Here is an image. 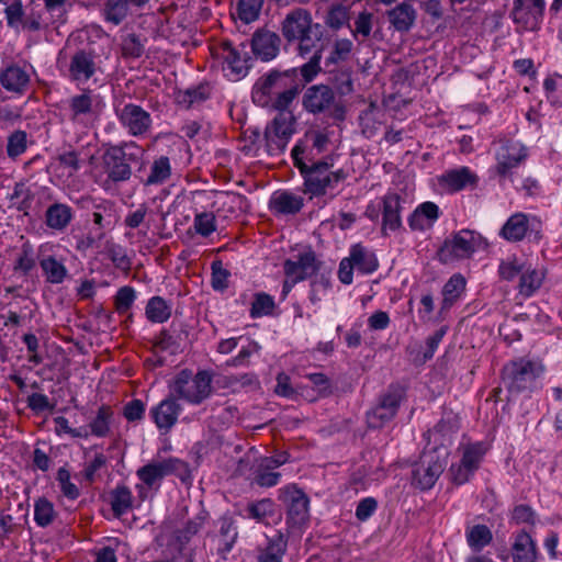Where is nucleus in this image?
I'll use <instances>...</instances> for the list:
<instances>
[{
	"mask_svg": "<svg viewBox=\"0 0 562 562\" xmlns=\"http://www.w3.org/2000/svg\"><path fill=\"white\" fill-rule=\"evenodd\" d=\"M322 262L317 260L313 250L301 252L296 259H286L283 263L285 277H293L299 282L312 278L321 268Z\"/></svg>",
	"mask_w": 562,
	"mask_h": 562,
	"instance_id": "obj_20",
	"label": "nucleus"
},
{
	"mask_svg": "<svg viewBox=\"0 0 562 562\" xmlns=\"http://www.w3.org/2000/svg\"><path fill=\"white\" fill-rule=\"evenodd\" d=\"M443 470L445 462L435 452L424 453L413 471V484L420 490H429Z\"/></svg>",
	"mask_w": 562,
	"mask_h": 562,
	"instance_id": "obj_18",
	"label": "nucleus"
},
{
	"mask_svg": "<svg viewBox=\"0 0 562 562\" xmlns=\"http://www.w3.org/2000/svg\"><path fill=\"white\" fill-rule=\"evenodd\" d=\"M493 539L492 531L485 525H475L468 529L467 541L474 551H481Z\"/></svg>",
	"mask_w": 562,
	"mask_h": 562,
	"instance_id": "obj_42",
	"label": "nucleus"
},
{
	"mask_svg": "<svg viewBox=\"0 0 562 562\" xmlns=\"http://www.w3.org/2000/svg\"><path fill=\"white\" fill-rule=\"evenodd\" d=\"M135 300V291L131 286L121 288L115 295V308L119 313H126Z\"/></svg>",
	"mask_w": 562,
	"mask_h": 562,
	"instance_id": "obj_58",
	"label": "nucleus"
},
{
	"mask_svg": "<svg viewBox=\"0 0 562 562\" xmlns=\"http://www.w3.org/2000/svg\"><path fill=\"white\" fill-rule=\"evenodd\" d=\"M303 89L296 68L271 69L255 81L251 99L260 108L283 110L292 108Z\"/></svg>",
	"mask_w": 562,
	"mask_h": 562,
	"instance_id": "obj_1",
	"label": "nucleus"
},
{
	"mask_svg": "<svg viewBox=\"0 0 562 562\" xmlns=\"http://www.w3.org/2000/svg\"><path fill=\"white\" fill-rule=\"evenodd\" d=\"M132 8L128 0H106L102 8V16L105 22L120 25L132 14Z\"/></svg>",
	"mask_w": 562,
	"mask_h": 562,
	"instance_id": "obj_31",
	"label": "nucleus"
},
{
	"mask_svg": "<svg viewBox=\"0 0 562 562\" xmlns=\"http://www.w3.org/2000/svg\"><path fill=\"white\" fill-rule=\"evenodd\" d=\"M544 273L528 266L526 271L521 274L519 281V293L524 296L532 295L542 284Z\"/></svg>",
	"mask_w": 562,
	"mask_h": 562,
	"instance_id": "obj_39",
	"label": "nucleus"
},
{
	"mask_svg": "<svg viewBox=\"0 0 562 562\" xmlns=\"http://www.w3.org/2000/svg\"><path fill=\"white\" fill-rule=\"evenodd\" d=\"M303 109L312 114H329L336 121L345 119V108L337 101L335 91L327 85L308 87L302 98Z\"/></svg>",
	"mask_w": 562,
	"mask_h": 562,
	"instance_id": "obj_6",
	"label": "nucleus"
},
{
	"mask_svg": "<svg viewBox=\"0 0 562 562\" xmlns=\"http://www.w3.org/2000/svg\"><path fill=\"white\" fill-rule=\"evenodd\" d=\"M40 266L43 270L46 281L49 283H61L67 276L66 267L54 256H44L40 258Z\"/></svg>",
	"mask_w": 562,
	"mask_h": 562,
	"instance_id": "obj_34",
	"label": "nucleus"
},
{
	"mask_svg": "<svg viewBox=\"0 0 562 562\" xmlns=\"http://www.w3.org/2000/svg\"><path fill=\"white\" fill-rule=\"evenodd\" d=\"M171 175V166L169 158L161 156L154 160L150 167V173L144 181L145 186H155L165 182Z\"/></svg>",
	"mask_w": 562,
	"mask_h": 562,
	"instance_id": "obj_41",
	"label": "nucleus"
},
{
	"mask_svg": "<svg viewBox=\"0 0 562 562\" xmlns=\"http://www.w3.org/2000/svg\"><path fill=\"white\" fill-rule=\"evenodd\" d=\"M403 400V391L391 386L379 400L378 404L367 413V423L370 428H380L394 418Z\"/></svg>",
	"mask_w": 562,
	"mask_h": 562,
	"instance_id": "obj_14",
	"label": "nucleus"
},
{
	"mask_svg": "<svg viewBox=\"0 0 562 562\" xmlns=\"http://www.w3.org/2000/svg\"><path fill=\"white\" fill-rule=\"evenodd\" d=\"M495 153L496 172L501 177H507L512 170L518 167L527 158V148L519 142L499 138Z\"/></svg>",
	"mask_w": 562,
	"mask_h": 562,
	"instance_id": "obj_15",
	"label": "nucleus"
},
{
	"mask_svg": "<svg viewBox=\"0 0 562 562\" xmlns=\"http://www.w3.org/2000/svg\"><path fill=\"white\" fill-rule=\"evenodd\" d=\"M481 237L469 229H462L446 239L438 251L439 260L450 263L454 260L469 258L480 245Z\"/></svg>",
	"mask_w": 562,
	"mask_h": 562,
	"instance_id": "obj_11",
	"label": "nucleus"
},
{
	"mask_svg": "<svg viewBox=\"0 0 562 562\" xmlns=\"http://www.w3.org/2000/svg\"><path fill=\"white\" fill-rule=\"evenodd\" d=\"M138 479L148 487H158L164 477L177 474L181 479L189 475V468L186 462L176 459L154 460L139 468L136 472Z\"/></svg>",
	"mask_w": 562,
	"mask_h": 562,
	"instance_id": "obj_10",
	"label": "nucleus"
},
{
	"mask_svg": "<svg viewBox=\"0 0 562 562\" xmlns=\"http://www.w3.org/2000/svg\"><path fill=\"white\" fill-rule=\"evenodd\" d=\"M207 86H199L196 88L187 89L178 93L177 100L186 108H191L195 103H200L209 98Z\"/></svg>",
	"mask_w": 562,
	"mask_h": 562,
	"instance_id": "obj_49",
	"label": "nucleus"
},
{
	"mask_svg": "<svg viewBox=\"0 0 562 562\" xmlns=\"http://www.w3.org/2000/svg\"><path fill=\"white\" fill-rule=\"evenodd\" d=\"M20 525L15 522L13 516L7 510L0 509V541L8 539L16 532Z\"/></svg>",
	"mask_w": 562,
	"mask_h": 562,
	"instance_id": "obj_64",
	"label": "nucleus"
},
{
	"mask_svg": "<svg viewBox=\"0 0 562 562\" xmlns=\"http://www.w3.org/2000/svg\"><path fill=\"white\" fill-rule=\"evenodd\" d=\"M352 50V42L348 38L337 40L334 44L333 52L328 57V61L336 64L348 58Z\"/></svg>",
	"mask_w": 562,
	"mask_h": 562,
	"instance_id": "obj_56",
	"label": "nucleus"
},
{
	"mask_svg": "<svg viewBox=\"0 0 562 562\" xmlns=\"http://www.w3.org/2000/svg\"><path fill=\"white\" fill-rule=\"evenodd\" d=\"M249 516L257 521H262L272 514V502L268 498L258 501L248 506Z\"/></svg>",
	"mask_w": 562,
	"mask_h": 562,
	"instance_id": "obj_62",
	"label": "nucleus"
},
{
	"mask_svg": "<svg viewBox=\"0 0 562 562\" xmlns=\"http://www.w3.org/2000/svg\"><path fill=\"white\" fill-rule=\"evenodd\" d=\"M117 116L122 126L133 136L145 135L150 130L151 116L140 105L127 103L117 111Z\"/></svg>",
	"mask_w": 562,
	"mask_h": 562,
	"instance_id": "obj_19",
	"label": "nucleus"
},
{
	"mask_svg": "<svg viewBox=\"0 0 562 562\" xmlns=\"http://www.w3.org/2000/svg\"><path fill=\"white\" fill-rule=\"evenodd\" d=\"M379 267L375 255L360 244L353 245L349 257L340 261L338 278L344 284L352 283V271L357 269L363 274L374 272Z\"/></svg>",
	"mask_w": 562,
	"mask_h": 562,
	"instance_id": "obj_12",
	"label": "nucleus"
},
{
	"mask_svg": "<svg viewBox=\"0 0 562 562\" xmlns=\"http://www.w3.org/2000/svg\"><path fill=\"white\" fill-rule=\"evenodd\" d=\"M528 229V218L522 213L510 216L502 228V236L510 241L521 240Z\"/></svg>",
	"mask_w": 562,
	"mask_h": 562,
	"instance_id": "obj_33",
	"label": "nucleus"
},
{
	"mask_svg": "<svg viewBox=\"0 0 562 562\" xmlns=\"http://www.w3.org/2000/svg\"><path fill=\"white\" fill-rule=\"evenodd\" d=\"M277 115L267 125L265 137L268 150L278 154L284 150L290 137L295 132L296 119L291 108L274 110Z\"/></svg>",
	"mask_w": 562,
	"mask_h": 562,
	"instance_id": "obj_8",
	"label": "nucleus"
},
{
	"mask_svg": "<svg viewBox=\"0 0 562 562\" xmlns=\"http://www.w3.org/2000/svg\"><path fill=\"white\" fill-rule=\"evenodd\" d=\"M281 473L277 472L265 458H260L254 469V481L262 487H271L279 483Z\"/></svg>",
	"mask_w": 562,
	"mask_h": 562,
	"instance_id": "obj_35",
	"label": "nucleus"
},
{
	"mask_svg": "<svg viewBox=\"0 0 562 562\" xmlns=\"http://www.w3.org/2000/svg\"><path fill=\"white\" fill-rule=\"evenodd\" d=\"M402 199L397 193H387L383 198V224L382 231H396L402 225L401 220Z\"/></svg>",
	"mask_w": 562,
	"mask_h": 562,
	"instance_id": "obj_25",
	"label": "nucleus"
},
{
	"mask_svg": "<svg viewBox=\"0 0 562 562\" xmlns=\"http://www.w3.org/2000/svg\"><path fill=\"white\" fill-rule=\"evenodd\" d=\"M181 406L176 398L167 397L155 406L150 414L159 429L168 431L177 423Z\"/></svg>",
	"mask_w": 562,
	"mask_h": 562,
	"instance_id": "obj_24",
	"label": "nucleus"
},
{
	"mask_svg": "<svg viewBox=\"0 0 562 562\" xmlns=\"http://www.w3.org/2000/svg\"><path fill=\"white\" fill-rule=\"evenodd\" d=\"M229 272L223 267L222 261L212 262V286L215 290H224L227 288V279Z\"/></svg>",
	"mask_w": 562,
	"mask_h": 562,
	"instance_id": "obj_61",
	"label": "nucleus"
},
{
	"mask_svg": "<svg viewBox=\"0 0 562 562\" xmlns=\"http://www.w3.org/2000/svg\"><path fill=\"white\" fill-rule=\"evenodd\" d=\"M35 267V260L33 258L32 248L29 245H23L21 252L14 266L15 271H21L24 276L29 274Z\"/></svg>",
	"mask_w": 562,
	"mask_h": 562,
	"instance_id": "obj_57",
	"label": "nucleus"
},
{
	"mask_svg": "<svg viewBox=\"0 0 562 562\" xmlns=\"http://www.w3.org/2000/svg\"><path fill=\"white\" fill-rule=\"evenodd\" d=\"M291 155L304 179V193L325 195L328 189H335L347 177L342 169L331 170L333 165L326 160L314 161L301 143L293 147Z\"/></svg>",
	"mask_w": 562,
	"mask_h": 562,
	"instance_id": "obj_2",
	"label": "nucleus"
},
{
	"mask_svg": "<svg viewBox=\"0 0 562 562\" xmlns=\"http://www.w3.org/2000/svg\"><path fill=\"white\" fill-rule=\"evenodd\" d=\"M26 149V133L16 131L8 138L7 154L11 158H15L23 154Z\"/></svg>",
	"mask_w": 562,
	"mask_h": 562,
	"instance_id": "obj_54",
	"label": "nucleus"
},
{
	"mask_svg": "<svg viewBox=\"0 0 562 562\" xmlns=\"http://www.w3.org/2000/svg\"><path fill=\"white\" fill-rule=\"evenodd\" d=\"M220 537L222 542V552H229L236 541L237 531L231 517H222L220 519Z\"/></svg>",
	"mask_w": 562,
	"mask_h": 562,
	"instance_id": "obj_45",
	"label": "nucleus"
},
{
	"mask_svg": "<svg viewBox=\"0 0 562 562\" xmlns=\"http://www.w3.org/2000/svg\"><path fill=\"white\" fill-rule=\"evenodd\" d=\"M56 518V512L52 502L41 497L34 504V520L40 527L49 526Z\"/></svg>",
	"mask_w": 562,
	"mask_h": 562,
	"instance_id": "obj_43",
	"label": "nucleus"
},
{
	"mask_svg": "<svg viewBox=\"0 0 562 562\" xmlns=\"http://www.w3.org/2000/svg\"><path fill=\"white\" fill-rule=\"evenodd\" d=\"M276 308L274 300L271 295L259 292L255 294L254 302L250 308V316L252 318L270 315Z\"/></svg>",
	"mask_w": 562,
	"mask_h": 562,
	"instance_id": "obj_47",
	"label": "nucleus"
},
{
	"mask_svg": "<svg viewBox=\"0 0 562 562\" xmlns=\"http://www.w3.org/2000/svg\"><path fill=\"white\" fill-rule=\"evenodd\" d=\"M146 316L153 323H164L171 316V305L161 296H153L146 305Z\"/></svg>",
	"mask_w": 562,
	"mask_h": 562,
	"instance_id": "obj_38",
	"label": "nucleus"
},
{
	"mask_svg": "<svg viewBox=\"0 0 562 562\" xmlns=\"http://www.w3.org/2000/svg\"><path fill=\"white\" fill-rule=\"evenodd\" d=\"M286 539L281 532H277L269 539L268 546L260 551L258 558H283L286 551Z\"/></svg>",
	"mask_w": 562,
	"mask_h": 562,
	"instance_id": "obj_51",
	"label": "nucleus"
},
{
	"mask_svg": "<svg viewBox=\"0 0 562 562\" xmlns=\"http://www.w3.org/2000/svg\"><path fill=\"white\" fill-rule=\"evenodd\" d=\"M513 562H536L537 544L531 536L525 531H519L514 539L512 546Z\"/></svg>",
	"mask_w": 562,
	"mask_h": 562,
	"instance_id": "obj_28",
	"label": "nucleus"
},
{
	"mask_svg": "<svg viewBox=\"0 0 562 562\" xmlns=\"http://www.w3.org/2000/svg\"><path fill=\"white\" fill-rule=\"evenodd\" d=\"M105 464H106V457L101 452H97L93 456V459L86 464L85 470L82 471V475H83L85 480L89 484L93 483L95 480V473L101 468H103Z\"/></svg>",
	"mask_w": 562,
	"mask_h": 562,
	"instance_id": "obj_60",
	"label": "nucleus"
},
{
	"mask_svg": "<svg viewBox=\"0 0 562 562\" xmlns=\"http://www.w3.org/2000/svg\"><path fill=\"white\" fill-rule=\"evenodd\" d=\"M133 506V496L128 487L117 486L111 492V508L115 517H121Z\"/></svg>",
	"mask_w": 562,
	"mask_h": 562,
	"instance_id": "obj_40",
	"label": "nucleus"
},
{
	"mask_svg": "<svg viewBox=\"0 0 562 562\" xmlns=\"http://www.w3.org/2000/svg\"><path fill=\"white\" fill-rule=\"evenodd\" d=\"M29 82V74L19 66H9L0 74L1 86L10 92L24 93Z\"/></svg>",
	"mask_w": 562,
	"mask_h": 562,
	"instance_id": "obj_29",
	"label": "nucleus"
},
{
	"mask_svg": "<svg viewBox=\"0 0 562 562\" xmlns=\"http://www.w3.org/2000/svg\"><path fill=\"white\" fill-rule=\"evenodd\" d=\"M477 181V176L468 167L447 171L440 178V183L451 191H460L467 187H475Z\"/></svg>",
	"mask_w": 562,
	"mask_h": 562,
	"instance_id": "obj_26",
	"label": "nucleus"
},
{
	"mask_svg": "<svg viewBox=\"0 0 562 562\" xmlns=\"http://www.w3.org/2000/svg\"><path fill=\"white\" fill-rule=\"evenodd\" d=\"M540 363L525 358L507 363L503 369V383L510 393L530 391L542 373Z\"/></svg>",
	"mask_w": 562,
	"mask_h": 562,
	"instance_id": "obj_7",
	"label": "nucleus"
},
{
	"mask_svg": "<svg viewBox=\"0 0 562 562\" xmlns=\"http://www.w3.org/2000/svg\"><path fill=\"white\" fill-rule=\"evenodd\" d=\"M212 376L206 371L195 375L190 370L180 371L170 384L171 394L191 404H200L212 392Z\"/></svg>",
	"mask_w": 562,
	"mask_h": 562,
	"instance_id": "obj_5",
	"label": "nucleus"
},
{
	"mask_svg": "<svg viewBox=\"0 0 562 562\" xmlns=\"http://www.w3.org/2000/svg\"><path fill=\"white\" fill-rule=\"evenodd\" d=\"M57 481L63 494L69 499L79 497L80 492L76 484L70 481V473L67 469L60 468L57 472Z\"/></svg>",
	"mask_w": 562,
	"mask_h": 562,
	"instance_id": "obj_55",
	"label": "nucleus"
},
{
	"mask_svg": "<svg viewBox=\"0 0 562 562\" xmlns=\"http://www.w3.org/2000/svg\"><path fill=\"white\" fill-rule=\"evenodd\" d=\"M140 148L134 143H123L121 146H110L102 155V165L108 180L124 182L132 176L131 162L139 157Z\"/></svg>",
	"mask_w": 562,
	"mask_h": 562,
	"instance_id": "obj_4",
	"label": "nucleus"
},
{
	"mask_svg": "<svg viewBox=\"0 0 562 562\" xmlns=\"http://www.w3.org/2000/svg\"><path fill=\"white\" fill-rule=\"evenodd\" d=\"M112 419V408L108 405L100 406L95 417L89 424L91 435L101 438L108 436L110 432Z\"/></svg>",
	"mask_w": 562,
	"mask_h": 562,
	"instance_id": "obj_37",
	"label": "nucleus"
},
{
	"mask_svg": "<svg viewBox=\"0 0 562 562\" xmlns=\"http://www.w3.org/2000/svg\"><path fill=\"white\" fill-rule=\"evenodd\" d=\"M280 31L288 43H297L302 57L312 54L322 38L321 25L313 23L311 12L303 8L291 10L282 20Z\"/></svg>",
	"mask_w": 562,
	"mask_h": 562,
	"instance_id": "obj_3",
	"label": "nucleus"
},
{
	"mask_svg": "<svg viewBox=\"0 0 562 562\" xmlns=\"http://www.w3.org/2000/svg\"><path fill=\"white\" fill-rule=\"evenodd\" d=\"M373 14L370 12H361L355 21L353 36L357 38L361 35L363 38L368 37L372 30Z\"/></svg>",
	"mask_w": 562,
	"mask_h": 562,
	"instance_id": "obj_63",
	"label": "nucleus"
},
{
	"mask_svg": "<svg viewBox=\"0 0 562 562\" xmlns=\"http://www.w3.org/2000/svg\"><path fill=\"white\" fill-rule=\"evenodd\" d=\"M229 386L257 390L260 387V382L255 373H243L232 375L228 381Z\"/></svg>",
	"mask_w": 562,
	"mask_h": 562,
	"instance_id": "obj_59",
	"label": "nucleus"
},
{
	"mask_svg": "<svg viewBox=\"0 0 562 562\" xmlns=\"http://www.w3.org/2000/svg\"><path fill=\"white\" fill-rule=\"evenodd\" d=\"M72 209L59 202L53 203L45 211L46 226L56 232L65 231L72 221Z\"/></svg>",
	"mask_w": 562,
	"mask_h": 562,
	"instance_id": "obj_27",
	"label": "nucleus"
},
{
	"mask_svg": "<svg viewBox=\"0 0 562 562\" xmlns=\"http://www.w3.org/2000/svg\"><path fill=\"white\" fill-rule=\"evenodd\" d=\"M303 206V196L289 191H277L269 201V209L276 215H294Z\"/></svg>",
	"mask_w": 562,
	"mask_h": 562,
	"instance_id": "obj_23",
	"label": "nucleus"
},
{
	"mask_svg": "<svg viewBox=\"0 0 562 562\" xmlns=\"http://www.w3.org/2000/svg\"><path fill=\"white\" fill-rule=\"evenodd\" d=\"M280 36L268 30H258L251 38V49L254 54L265 61L277 57L280 50Z\"/></svg>",
	"mask_w": 562,
	"mask_h": 562,
	"instance_id": "obj_21",
	"label": "nucleus"
},
{
	"mask_svg": "<svg viewBox=\"0 0 562 562\" xmlns=\"http://www.w3.org/2000/svg\"><path fill=\"white\" fill-rule=\"evenodd\" d=\"M527 268L528 266L524 260H520L517 257H512L501 262L498 273L502 279L506 281H512L517 276L521 277V274L526 271Z\"/></svg>",
	"mask_w": 562,
	"mask_h": 562,
	"instance_id": "obj_46",
	"label": "nucleus"
},
{
	"mask_svg": "<svg viewBox=\"0 0 562 562\" xmlns=\"http://www.w3.org/2000/svg\"><path fill=\"white\" fill-rule=\"evenodd\" d=\"M121 50L124 57L138 58L144 53V44L136 34H127L122 41Z\"/></svg>",
	"mask_w": 562,
	"mask_h": 562,
	"instance_id": "obj_53",
	"label": "nucleus"
},
{
	"mask_svg": "<svg viewBox=\"0 0 562 562\" xmlns=\"http://www.w3.org/2000/svg\"><path fill=\"white\" fill-rule=\"evenodd\" d=\"M312 53L313 55L310 60L300 68H296L299 71V78H301V81L304 83V86L307 82H311L321 71L319 63L322 59V52L321 49L314 48Z\"/></svg>",
	"mask_w": 562,
	"mask_h": 562,
	"instance_id": "obj_48",
	"label": "nucleus"
},
{
	"mask_svg": "<svg viewBox=\"0 0 562 562\" xmlns=\"http://www.w3.org/2000/svg\"><path fill=\"white\" fill-rule=\"evenodd\" d=\"M265 0H239L238 15L245 23H251L259 18Z\"/></svg>",
	"mask_w": 562,
	"mask_h": 562,
	"instance_id": "obj_50",
	"label": "nucleus"
},
{
	"mask_svg": "<svg viewBox=\"0 0 562 562\" xmlns=\"http://www.w3.org/2000/svg\"><path fill=\"white\" fill-rule=\"evenodd\" d=\"M387 21L395 31L407 33L415 25L417 11L412 3L401 2L386 11Z\"/></svg>",
	"mask_w": 562,
	"mask_h": 562,
	"instance_id": "obj_22",
	"label": "nucleus"
},
{
	"mask_svg": "<svg viewBox=\"0 0 562 562\" xmlns=\"http://www.w3.org/2000/svg\"><path fill=\"white\" fill-rule=\"evenodd\" d=\"M102 74L100 59L97 53L89 48L78 49L70 58L68 77L78 83H86Z\"/></svg>",
	"mask_w": 562,
	"mask_h": 562,
	"instance_id": "obj_13",
	"label": "nucleus"
},
{
	"mask_svg": "<svg viewBox=\"0 0 562 562\" xmlns=\"http://www.w3.org/2000/svg\"><path fill=\"white\" fill-rule=\"evenodd\" d=\"M193 227L203 237L210 236L216 231V218L212 212L198 213L194 216Z\"/></svg>",
	"mask_w": 562,
	"mask_h": 562,
	"instance_id": "obj_52",
	"label": "nucleus"
},
{
	"mask_svg": "<svg viewBox=\"0 0 562 562\" xmlns=\"http://www.w3.org/2000/svg\"><path fill=\"white\" fill-rule=\"evenodd\" d=\"M485 447L481 442L471 443L463 448L461 463L463 468H468L475 472L481 463L483 456L485 454Z\"/></svg>",
	"mask_w": 562,
	"mask_h": 562,
	"instance_id": "obj_44",
	"label": "nucleus"
},
{
	"mask_svg": "<svg viewBox=\"0 0 562 562\" xmlns=\"http://www.w3.org/2000/svg\"><path fill=\"white\" fill-rule=\"evenodd\" d=\"M212 54L223 60V71L233 80L245 77L250 69L251 58L245 44L233 46L229 42H222Z\"/></svg>",
	"mask_w": 562,
	"mask_h": 562,
	"instance_id": "obj_9",
	"label": "nucleus"
},
{
	"mask_svg": "<svg viewBox=\"0 0 562 562\" xmlns=\"http://www.w3.org/2000/svg\"><path fill=\"white\" fill-rule=\"evenodd\" d=\"M280 498L288 504V522L292 526H302L308 521L310 499L307 495L295 485L281 490Z\"/></svg>",
	"mask_w": 562,
	"mask_h": 562,
	"instance_id": "obj_17",
	"label": "nucleus"
},
{
	"mask_svg": "<svg viewBox=\"0 0 562 562\" xmlns=\"http://www.w3.org/2000/svg\"><path fill=\"white\" fill-rule=\"evenodd\" d=\"M544 5L533 0H513L510 18L517 25V32L537 31L540 26Z\"/></svg>",
	"mask_w": 562,
	"mask_h": 562,
	"instance_id": "obj_16",
	"label": "nucleus"
},
{
	"mask_svg": "<svg viewBox=\"0 0 562 562\" xmlns=\"http://www.w3.org/2000/svg\"><path fill=\"white\" fill-rule=\"evenodd\" d=\"M465 289V279L461 274H453L442 289V310L450 308Z\"/></svg>",
	"mask_w": 562,
	"mask_h": 562,
	"instance_id": "obj_36",
	"label": "nucleus"
},
{
	"mask_svg": "<svg viewBox=\"0 0 562 562\" xmlns=\"http://www.w3.org/2000/svg\"><path fill=\"white\" fill-rule=\"evenodd\" d=\"M439 216V209L432 202L422 203L409 216L408 223L412 229L423 231L432 225Z\"/></svg>",
	"mask_w": 562,
	"mask_h": 562,
	"instance_id": "obj_30",
	"label": "nucleus"
},
{
	"mask_svg": "<svg viewBox=\"0 0 562 562\" xmlns=\"http://www.w3.org/2000/svg\"><path fill=\"white\" fill-rule=\"evenodd\" d=\"M92 97L90 91H85L69 100L70 120L74 123H83L86 116L92 113Z\"/></svg>",
	"mask_w": 562,
	"mask_h": 562,
	"instance_id": "obj_32",
	"label": "nucleus"
}]
</instances>
